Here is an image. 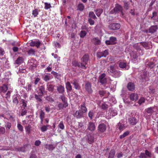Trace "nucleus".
<instances>
[{"label": "nucleus", "mask_w": 158, "mask_h": 158, "mask_svg": "<svg viewBox=\"0 0 158 158\" xmlns=\"http://www.w3.org/2000/svg\"><path fill=\"white\" fill-rule=\"evenodd\" d=\"M109 73L111 74L112 75L115 77H118L120 76V71L116 70L114 67L113 65H110L109 69H108Z\"/></svg>", "instance_id": "nucleus-1"}, {"label": "nucleus", "mask_w": 158, "mask_h": 158, "mask_svg": "<svg viewBox=\"0 0 158 158\" xmlns=\"http://www.w3.org/2000/svg\"><path fill=\"white\" fill-rule=\"evenodd\" d=\"M105 73H102L100 75L98 78V81L102 85L105 84L107 82V78L106 77Z\"/></svg>", "instance_id": "nucleus-2"}, {"label": "nucleus", "mask_w": 158, "mask_h": 158, "mask_svg": "<svg viewBox=\"0 0 158 158\" xmlns=\"http://www.w3.org/2000/svg\"><path fill=\"white\" fill-rule=\"evenodd\" d=\"M85 89L86 91L89 94H91L93 90L91 88V84L89 81H87L85 84Z\"/></svg>", "instance_id": "nucleus-3"}, {"label": "nucleus", "mask_w": 158, "mask_h": 158, "mask_svg": "<svg viewBox=\"0 0 158 158\" xmlns=\"http://www.w3.org/2000/svg\"><path fill=\"white\" fill-rule=\"evenodd\" d=\"M120 24L119 23H113L110 24L108 26V27L111 30H117L120 28Z\"/></svg>", "instance_id": "nucleus-4"}, {"label": "nucleus", "mask_w": 158, "mask_h": 158, "mask_svg": "<svg viewBox=\"0 0 158 158\" xmlns=\"http://www.w3.org/2000/svg\"><path fill=\"white\" fill-rule=\"evenodd\" d=\"M106 126L105 124H100L98 125V131L100 133L104 132L106 131Z\"/></svg>", "instance_id": "nucleus-5"}, {"label": "nucleus", "mask_w": 158, "mask_h": 158, "mask_svg": "<svg viewBox=\"0 0 158 158\" xmlns=\"http://www.w3.org/2000/svg\"><path fill=\"white\" fill-rule=\"evenodd\" d=\"M96 128L95 124L93 122H90L87 125V129L91 131H94Z\"/></svg>", "instance_id": "nucleus-6"}, {"label": "nucleus", "mask_w": 158, "mask_h": 158, "mask_svg": "<svg viewBox=\"0 0 158 158\" xmlns=\"http://www.w3.org/2000/svg\"><path fill=\"white\" fill-rule=\"evenodd\" d=\"M92 133H89L86 135V140L90 144H91L94 142V137Z\"/></svg>", "instance_id": "nucleus-7"}, {"label": "nucleus", "mask_w": 158, "mask_h": 158, "mask_svg": "<svg viewBox=\"0 0 158 158\" xmlns=\"http://www.w3.org/2000/svg\"><path fill=\"white\" fill-rule=\"evenodd\" d=\"M116 38L115 37H111L109 40L106 41V43L107 45H112L116 43Z\"/></svg>", "instance_id": "nucleus-8"}, {"label": "nucleus", "mask_w": 158, "mask_h": 158, "mask_svg": "<svg viewBox=\"0 0 158 158\" xmlns=\"http://www.w3.org/2000/svg\"><path fill=\"white\" fill-rule=\"evenodd\" d=\"M129 122L132 125H135L138 122V120L135 117H131L129 118Z\"/></svg>", "instance_id": "nucleus-9"}, {"label": "nucleus", "mask_w": 158, "mask_h": 158, "mask_svg": "<svg viewBox=\"0 0 158 158\" xmlns=\"http://www.w3.org/2000/svg\"><path fill=\"white\" fill-rule=\"evenodd\" d=\"M89 59V57L88 55L85 54L82 57L81 59L82 62L84 63L85 64H87L88 61Z\"/></svg>", "instance_id": "nucleus-10"}, {"label": "nucleus", "mask_w": 158, "mask_h": 158, "mask_svg": "<svg viewBox=\"0 0 158 158\" xmlns=\"http://www.w3.org/2000/svg\"><path fill=\"white\" fill-rule=\"evenodd\" d=\"M130 99L133 101H136L138 98V94L135 93H132L130 95Z\"/></svg>", "instance_id": "nucleus-11"}, {"label": "nucleus", "mask_w": 158, "mask_h": 158, "mask_svg": "<svg viewBox=\"0 0 158 158\" xmlns=\"http://www.w3.org/2000/svg\"><path fill=\"white\" fill-rule=\"evenodd\" d=\"M127 88L129 90L133 91L135 89V85L134 83L131 82H129L127 85Z\"/></svg>", "instance_id": "nucleus-12"}, {"label": "nucleus", "mask_w": 158, "mask_h": 158, "mask_svg": "<svg viewBox=\"0 0 158 158\" xmlns=\"http://www.w3.org/2000/svg\"><path fill=\"white\" fill-rule=\"evenodd\" d=\"M57 90L60 94H63L64 92V87L61 85H59L57 86Z\"/></svg>", "instance_id": "nucleus-13"}, {"label": "nucleus", "mask_w": 158, "mask_h": 158, "mask_svg": "<svg viewBox=\"0 0 158 158\" xmlns=\"http://www.w3.org/2000/svg\"><path fill=\"white\" fill-rule=\"evenodd\" d=\"M72 84L74 85L75 89H79L80 88V86L78 83V81L76 79L74 80L73 81Z\"/></svg>", "instance_id": "nucleus-14"}, {"label": "nucleus", "mask_w": 158, "mask_h": 158, "mask_svg": "<svg viewBox=\"0 0 158 158\" xmlns=\"http://www.w3.org/2000/svg\"><path fill=\"white\" fill-rule=\"evenodd\" d=\"M39 90L40 91L38 93L39 95L40 96H42L45 92V88L44 87L43 85L40 86Z\"/></svg>", "instance_id": "nucleus-15"}, {"label": "nucleus", "mask_w": 158, "mask_h": 158, "mask_svg": "<svg viewBox=\"0 0 158 158\" xmlns=\"http://www.w3.org/2000/svg\"><path fill=\"white\" fill-rule=\"evenodd\" d=\"M59 98L61 100L63 103L64 104L65 106H66L68 105L67 100V99L65 98L64 95L63 94L60 95Z\"/></svg>", "instance_id": "nucleus-16"}, {"label": "nucleus", "mask_w": 158, "mask_h": 158, "mask_svg": "<svg viewBox=\"0 0 158 158\" xmlns=\"http://www.w3.org/2000/svg\"><path fill=\"white\" fill-rule=\"evenodd\" d=\"M74 116L77 118H80L83 116V114L80 110L77 111L74 113Z\"/></svg>", "instance_id": "nucleus-17"}, {"label": "nucleus", "mask_w": 158, "mask_h": 158, "mask_svg": "<svg viewBox=\"0 0 158 158\" xmlns=\"http://www.w3.org/2000/svg\"><path fill=\"white\" fill-rule=\"evenodd\" d=\"M8 89L7 85L4 84L2 86H0V93H5Z\"/></svg>", "instance_id": "nucleus-18"}, {"label": "nucleus", "mask_w": 158, "mask_h": 158, "mask_svg": "<svg viewBox=\"0 0 158 158\" xmlns=\"http://www.w3.org/2000/svg\"><path fill=\"white\" fill-rule=\"evenodd\" d=\"M157 28V25L152 26L148 29L149 32L151 33H154L156 31Z\"/></svg>", "instance_id": "nucleus-19"}, {"label": "nucleus", "mask_w": 158, "mask_h": 158, "mask_svg": "<svg viewBox=\"0 0 158 158\" xmlns=\"http://www.w3.org/2000/svg\"><path fill=\"white\" fill-rule=\"evenodd\" d=\"M55 86L52 84H48L47 89L49 92H53L54 90Z\"/></svg>", "instance_id": "nucleus-20"}, {"label": "nucleus", "mask_w": 158, "mask_h": 158, "mask_svg": "<svg viewBox=\"0 0 158 158\" xmlns=\"http://www.w3.org/2000/svg\"><path fill=\"white\" fill-rule=\"evenodd\" d=\"M92 42L95 45H99L101 43V41L98 38H94L92 39Z\"/></svg>", "instance_id": "nucleus-21"}, {"label": "nucleus", "mask_w": 158, "mask_h": 158, "mask_svg": "<svg viewBox=\"0 0 158 158\" xmlns=\"http://www.w3.org/2000/svg\"><path fill=\"white\" fill-rule=\"evenodd\" d=\"M154 108V107H150L145 109V110L148 114H149V115H151L154 112V110H153Z\"/></svg>", "instance_id": "nucleus-22"}, {"label": "nucleus", "mask_w": 158, "mask_h": 158, "mask_svg": "<svg viewBox=\"0 0 158 158\" xmlns=\"http://www.w3.org/2000/svg\"><path fill=\"white\" fill-rule=\"evenodd\" d=\"M40 42L39 41H33L30 43V45L31 46H36L37 48H38L40 44Z\"/></svg>", "instance_id": "nucleus-23"}, {"label": "nucleus", "mask_w": 158, "mask_h": 158, "mask_svg": "<svg viewBox=\"0 0 158 158\" xmlns=\"http://www.w3.org/2000/svg\"><path fill=\"white\" fill-rule=\"evenodd\" d=\"M115 151L114 150H111L110 152L108 158H114V157Z\"/></svg>", "instance_id": "nucleus-24"}, {"label": "nucleus", "mask_w": 158, "mask_h": 158, "mask_svg": "<svg viewBox=\"0 0 158 158\" xmlns=\"http://www.w3.org/2000/svg\"><path fill=\"white\" fill-rule=\"evenodd\" d=\"M109 111L110 112V115L112 116H114L117 114V111L113 109H110L109 110Z\"/></svg>", "instance_id": "nucleus-25"}, {"label": "nucleus", "mask_w": 158, "mask_h": 158, "mask_svg": "<svg viewBox=\"0 0 158 158\" xmlns=\"http://www.w3.org/2000/svg\"><path fill=\"white\" fill-rule=\"evenodd\" d=\"M82 113H85L87 111V108L85 106V104L81 106L80 110Z\"/></svg>", "instance_id": "nucleus-26"}, {"label": "nucleus", "mask_w": 158, "mask_h": 158, "mask_svg": "<svg viewBox=\"0 0 158 158\" xmlns=\"http://www.w3.org/2000/svg\"><path fill=\"white\" fill-rule=\"evenodd\" d=\"M66 87L67 90L70 91L72 89V87L69 82H67L66 83Z\"/></svg>", "instance_id": "nucleus-27"}, {"label": "nucleus", "mask_w": 158, "mask_h": 158, "mask_svg": "<svg viewBox=\"0 0 158 158\" xmlns=\"http://www.w3.org/2000/svg\"><path fill=\"white\" fill-rule=\"evenodd\" d=\"M101 109L103 110H106L108 108V106L105 103L103 102L102 103L100 106Z\"/></svg>", "instance_id": "nucleus-28"}, {"label": "nucleus", "mask_w": 158, "mask_h": 158, "mask_svg": "<svg viewBox=\"0 0 158 158\" xmlns=\"http://www.w3.org/2000/svg\"><path fill=\"white\" fill-rule=\"evenodd\" d=\"M15 151L19 152H25V148L24 147H22L17 148L15 149Z\"/></svg>", "instance_id": "nucleus-29"}, {"label": "nucleus", "mask_w": 158, "mask_h": 158, "mask_svg": "<svg viewBox=\"0 0 158 158\" xmlns=\"http://www.w3.org/2000/svg\"><path fill=\"white\" fill-rule=\"evenodd\" d=\"M68 106H65L64 104H62L60 102L58 105V107L59 110H61L63 109L64 107L66 108Z\"/></svg>", "instance_id": "nucleus-30"}, {"label": "nucleus", "mask_w": 158, "mask_h": 158, "mask_svg": "<svg viewBox=\"0 0 158 158\" xmlns=\"http://www.w3.org/2000/svg\"><path fill=\"white\" fill-rule=\"evenodd\" d=\"M23 62V58L22 57H19L16 60L15 63L17 64H20Z\"/></svg>", "instance_id": "nucleus-31"}, {"label": "nucleus", "mask_w": 158, "mask_h": 158, "mask_svg": "<svg viewBox=\"0 0 158 158\" xmlns=\"http://www.w3.org/2000/svg\"><path fill=\"white\" fill-rule=\"evenodd\" d=\"M87 34V32L85 31H81L80 32L79 35L81 38H83Z\"/></svg>", "instance_id": "nucleus-32"}, {"label": "nucleus", "mask_w": 158, "mask_h": 158, "mask_svg": "<svg viewBox=\"0 0 158 158\" xmlns=\"http://www.w3.org/2000/svg\"><path fill=\"white\" fill-rule=\"evenodd\" d=\"M45 114L44 112L42 110H41L40 113V118L41 120V122L42 123L43 120V119L44 117Z\"/></svg>", "instance_id": "nucleus-33"}, {"label": "nucleus", "mask_w": 158, "mask_h": 158, "mask_svg": "<svg viewBox=\"0 0 158 158\" xmlns=\"http://www.w3.org/2000/svg\"><path fill=\"white\" fill-rule=\"evenodd\" d=\"M118 127L120 131H122L125 129V126L124 124H121L120 123H119L118 124Z\"/></svg>", "instance_id": "nucleus-34"}, {"label": "nucleus", "mask_w": 158, "mask_h": 158, "mask_svg": "<svg viewBox=\"0 0 158 158\" xmlns=\"http://www.w3.org/2000/svg\"><path fill=\"white\" fill-rule=\"evenodd\" d=\"M129 134V132L128 131H126L125 132L123 135H121L120 136V138L122 139L125 137L127 136Z\"/></svg>", "instance_id": "nucleus-35"}, {"label": "nucleus", "mask_w": 158, "mask_h": 158, "mask_svg": "<svg viewBox=\"0 0 158 158\" xmlns=\"http://www.w3.org/2000/svg\"><path fill=\"white\" fill-rule=\"evenodd\" d=\"M147 72L145 71H144L143 72L142 75H141V77L143 80H146L147 77Z\"/></svg>", "instance_id": "nucleus-36"}, {"label": "nucleus", "mask_w": 158, "mask_h": 158, "mask_svg": "<svg viewBox=\"0 0 158 158\" xmlns=\"http://www.w3.org/2000/svg\"><path fill=\"white\" fill-rule=\"evenodd\" d=\"M52 78V77L48 75H45L44 76V80L45 81H47L49 80Z\"/></svg>", "instance_id": "nucleus-37"}, {"label": "nucleus", "mask_w": 158, "mask_h": 158, "mask_svg": "<svg viewBox=\"0 0 158 158\" xmlns=\"http://www.w3.org/2000/svg\"><path fill=\"white\" fill-rule=\"evenodd\" d=\"M140 44L146 49H148L149 48L148 44L146 42H141Z\"/></svg>", "instance_id": "nucleus-38"}, {"label": "nucleus", "mask_w": 158, "mask_h": 158, "mask_svg": "<svg viewBox=\"0 0 158 158\" xmlns=\"http://www.w3.org/2000/svg\"><path fill=\"white\" fill-rule=\"evenodd\" d=\"M35 51L32 48H31L28 50L27 51L28 54L29 55H34L35 54Z\"/></svg>", "instance_id": "nucleus-39"}, {"label": "nucleus", "mask_w": 158, "mask_h": 158, "mask_svg": "<svg viewBox=\"0 0 158 158\" xmlns=\"http://www.w3.org/2000/svg\"><path fill=\"white\" fill-rule=\"evenodd\" d=\"M31 128V127L30 125H28L26 127L25 130L26 132H27L28 134H29L30 133Z\"/></svg>", "instance_id": "nucleus-40"}, {"label": "nucleus", "mask_w": 158, "mask_h": 158, "mask_svg": "<svg viewBox=\"0 0 158 158\" xmlns=\"http://www.w3.org/2000/svg\"><path fill=\"white\" fill-rule=\"evenodd\" d=\"M147 64L151 69L155 65V63L152 62H149Z\"/></svg>", "instance_id": "nucleus-41"}, {"label": "nucleus", "mask_w": 158, "mask_h": 158, "mask_svg": "<svg viewBox=\"0 0 158 158\" xmlns=\"http://www.w3.org/2000/svg\"><path fill=\"white\" fill-rule=\"evenodd\" d=\"M72 64L73 65L75 66H78L79 67H80V63L74 60L72 62Z\"/></svg>", "instance_id": "nucleus-42"}, {"label": "nucleus", "mask_w": 158, "mask_h": 158, "mask_svg": "<svg viewBox=\"0 0 158 158\" xmlns=\"http://www.w3.org/2000/svg\"><path fill=\"white\" fill-rule=\"evenodd\" d=\"M84 8V6L82 3H80L78 6L77 10H83Z\"/></svg>", "instance_id": "nucleus-43"}, {"label": "nucleus", "mask_w": 158, "mask_h": 158, "mask_svg": "<svg viewBox=\"0 0 158 158\" xmlns=\"http://www.w3.org/2000/svg\"><path fill=\"white\" fill-rule=\"evenodd\" d=\"M122 9V7L119 5L117 4L115 5V7L114 9L113 10H121Z\"/></svg>", "instance_id": "nucleus-44"}, {"label": "nucleus", "mask_w": 158, "mask_h": 158, "mask_svg": "<svg viewBox=\"0 0 158 158\" xmlns=\"http://www.w3.org/2000/svg\"><path fill=\"white\" fill-rule=\"evenodd\" d=\"M126 66V64L123 62H121L119 64V66L120 68H123Z\"/></svg>", "instance_id": "nucleus-45"}, {"label": "nucleus", "mask_w": 158, "mask_h": 158, "mask_svg": "<svg viewBox=\"0 0 158 158\" xmlns=\"http://www.w3.org/2000/svg\"><path fill=\"white\" fill-rule=\"evenodd\" d=\"M6 132L5 129L4 127H0V134H3Z\"/></svg>", "instance_id": "nucleus-46"}, {"label": "nucleus", "mask_w": 158, "mask_h": 158, "mask_svg": "<svg viewBox=\"0 0 158 158\" xmlns=\"http://www.w3.org/2000/svg\"><path fill=\"white\" fill-rule=\"evenodd\" d=\"M89 16L93 19H95L96 18V16H95V14L93 12H90L89 14Z\"/></svg>", "instance_id": "nucleus-47"}, {"label": "nucleus", "mask_w": 158, "mask_h": 158, "mask_svg": "<svg viewBox=\"0 0 158 158\" xmlns=\"http://www.w3.org/2000/svg\"><path fill=\"white\" fill-rule=\"evenodd\" d=\"M97 57L99 58H100L102 57H103V53L102 52H98L97 54Z\"/></svg>", "instance_id": "nucleus-48"}, {"label": "nucleus", "mask_w": 158, "mask_h": 158, "mask_svg": "<svg viewBox=\"0 0 158 158\" xmlns=\"http://www.w3.org/2000/svg\"><path fill=\"white\" fill-rule=\"evenodd\" d=\"M46 100L50 102H53L54 101L53 98L50 97H47L46 98Z\"/></svg>", "instance_id": "nucleus-49"}, {"label": "nucleus", "mask_w": 158, "mask_h": 158, "mask_svg": "<svg viewBox=\"0 0 158 158\" xmlns=\"http://www.w3.org/2000/svg\"><path fill=\"white\" fill-rule=\"evenodd\" d=\"M17 127L20 131H23V127L21 124L19 123H18Z\"/></svg>", "instance_id": "nucleus-50"}, {"label": "nucleus", "mask_w": 158, "mask_h": 158, "mask_svg": "<svg viewBox=\"0 0 158 158\" xmlns=\"http://www.w3.org/2000/svg\"><path fill=\"white\" fill-rule=\"evenodd\" d=\"M145 99L144 98H141L138 101V103L139 104L141 105L142 103H144L145 102Z\"/></svg>", "instance_id": "nucleus-51"}, {"label": "nucleus", "mask_w": 158, "mask_h": 158, "mask_svg": "<svg viewBox=\"0 0 158 158\" xmlns=\"http://www.w3.org/2000/svg\"><path fill=\"white\" fill-rule=\"evenodd\" d=\"M27 113V111L24 108L22 109V112L21 113V115L23 116L24 115L26 114Z\"/></svg>", "instance_id": "nucleus-52"}, {"label": "nucleus", "mask_w": 158, "mask_h": 158, "mask_svg": "<svg viewBox=\"0 0 158 158\" xmlns=\"http://www.w3.org/2000/svg\"><path fill=\"white\" fill-rule=\"evenodd\" d=\"M51 7V5L50 4H48L47 3H45V8L46 9H49Z\"/></svg>", "instance_id": "nucleus-53"}, {"label": "nucleus", "mask_w": 158, "mask_h": 158, "mask_svg": "<svg viewBox=\"0 0 158 158\" xmlns=\"http://www.w3.org/2000/svg\"><path fill=\"white\" fill-rule=\"evenodd\" d=\"M103 54V56L106 57V56L108 55V51L107 50H105L104 51L102 52Z\"/></svg>", "instance_id": "nucleus-54"}, {"label": "nucleus", "mask_w": 158, "mask_h": 158, "mask_svg": "<svg viewBox=\"0 0 158 158\" xmlns=\"http://www.w3.org/2000/svg\"><path fill=\"white\" fill-rule=\"evenodd\" d=\"M58 127L62 130H63L64 129V126L63 124V122H61L58 125Z\"/></svg>", "instance_id": "nucleus-55"}, {"label": "nucleus", "mask_w": 158, "mask_h": 158, "mask_svg": "<svg viewBox=\"0 0 158 158\" xmlns=\"http://www.w3.org/2000/svg\"><path fill=\"white\" fill-rule=\"evenodd\" d=\"M55 148V147L52 144L49 145L48 146V149L49 150H52Z\"/></svg>", "instance_id": "nucleus-56"}, {"label": "nucleus", "mask_w": 158, "mask_h": 158, "mask_svg": "<svg viewBox=\"0 0 158 158\" xmlns=\"http://www.w3.org/2000/svg\"><path fill=\"white\" fill-rule=\"evenodd\" d=\"M35 80L34 81V84L35 85H36L37 84L38 82L40 81V78H39V77H35Z\"/></svg>", "instance_id": "nucleus-57"}, {"label": "nucleus", "mask_w": 158, "mask_h": 158, "mask_svg": "<svg viewBox=\"0 0 158 158\" xmlns=\"http://www.w3.org/2000/svg\"><path fill=\"white\" fill-rule=\"evenodd\" d=\"M39 96H40L39 95V94L38 95L35 94V98L38 101L41 102L42 101V99L40 97H39Z\"/></svg>", "instance_id": "nucleus-58"}, {"label": "nucleus", "mask_w": 158, "mask_h": 158, "mask_svg": "<svg viewBox=\"0 0 158 158\" xmlns=\"http://www.w3.org/2000/svg\"><path fill=\"white\" fill-rule=\"evenodd\" d=\"M85 64L84 63H83L82 62L80 63V66L79 67L83 69H85L86 68V67L85 66Z\"/></svg>", "instance_id": "nucleus-59"}, {"label": "nucleus", "mask_w": 158, "mask_h": 158, "mask_svg": "<svg viewBox=\"0 0 158 158\" xmlns=\"http://www.w3.org/2000/svg\"><path fill=\"white\" fill-rule=\"evenodd\" d=\"M123 156V154L121 152L117 153L115 157L117 158H120Z\"/></svg>", "instance_id": "nucleus-60"}, {"label": "nucleus", "mask_w": 158, "mask_h": 158, "mask_svg": "<svg viewBox=\"0 0 158 158\" xmlns=\"http://www.w3.org/2000/svg\"><path fill=\"white\" fill-rule=\"evenodd\" d=\"M13 102L16 104V105H17L19 103V101L17 98V97H15L14 98L13 100Z\"/></svg>", "instance_id": "nucleus-61"}, {"label": "nucleus", "mask_w": 158, "mask_h": 158, "mask_svg": "<svg viewBox=\"0 0 158 158\" xmlns=\"http://www.w3.org/2000/svg\"><path fill=\"white\" fill-rule=\"evenodd\" d=\"M140 158H147V156L145 154L143 153H141L139 156Z\"/></svg>", "instance_id": "nucleus-62"}, {"label": "nucleus", "mask_w": 158, "mask_h": 158, "mask_svg": "<svg viewBox=\"0 0 158 158\" xmlns=\"http://www.w3.org/2000/svg\"><path fill=\"white\" fill-rule=\"evenodd\" d=\"M96 14L98 16H99L102 13V10H95Z\"/></svg>", "instance_id": "nucleus-63"}, {"label": "nucleus", "mask_w": 158, "mask_h": 158, "mask_svg": "<svg viewBox=\"0 0 158 158\" xmlns=\"http://www.w3.org/2000/svg\"><path fill=\"white\" fill-rule=\"evenodd\" d=\"M145 154L146 156L150 157L151 156V154L150 152L148 151L147 150H146L145 151Z\"/></svg>", "instance_id": "nucleus-64"}]
</instances>
